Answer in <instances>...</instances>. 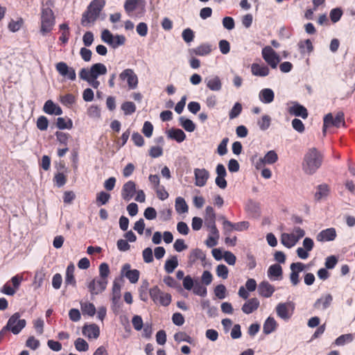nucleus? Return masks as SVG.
<instances>
[{
  "label": "nucleus",
  "mask_w": 355,
  "mask_h": 355,
  "mask_svg": "<svg viewBox=\"0 0 355 355\" xmlns=\"http://www.w3.org/2000/svg\"><path fill=\"white\" fill-rule=\"evenodd\" d=\"M74 345L78 352H87L89 349L88 343L81 338H78L75 340Z\"/></svg>",
  "instance_id": "obj_45"
},
{
  "label": "nucleus",
  "mask_w": 355,
  "mask_h": 355,
  "mask_svg": "<svg viewBox=\"0 0 355 355\" xmlns=\"http://www.w3.org/2000/svg\"><path fill=\"white\" fill-rule=\"evenodd\" d=\"M336 229L330 227L319 232L316 236V239L319 242L332 241L336 239Z\"/></svg>",
  "instance_id": "obj_16"
},
{
  "label": "nucleus",
  "mask_w": 355,
  "mask_h": 355,
  "mask_svg": "<svg viewBox=\"0 0 355 355\" xmlns=\"http://www.w3.org/2000/svg\"><path fill=\"white\" fill-rule=\"evenodd\" d=\"M251 72L254 76L265 77L269 74V68L266 65L253 63L251 66Z\"/></svg>",
  "instance_id": "obj_26"
},
{
  "label": "nucleus",
  "mask_w": 355,
  "mask_h": 355,
  "mask_svg": "<svg viewBox=\"0 0 355 355\" xmlns=\"http://www.w3.org/2000/svg\"><path fill=\"white\" fill-rule=\"evenodd\" d=\"M75 267L73 263H70L66 270L64 283L66 285H71L73 287L76 286V281L74 277Z\"/></svg>",
  "instance_id": "obj_27"
},
{
  "label": "nucleus",
  "mask_w": 355,
  "mask_h": 355,
  "mask_svg": "<svg viewBox=\"0 0 355 355\" xmlns=\"http://www.w3.org/2000/svg\"><path fill=\"white\" fill-rule=\"evenodd\" d=\"M16 317H10L7 322L6 327H4L0 331V342L3 339L5 336L7 334L8 331H11L14 334H18L26 326V320L19 322L17 327H14L12 324L15 323Z\"/></svg>",
  "instance_id": "obj_8"
},
{
  "label": "nucleus",
  "mask_w": 355,
  "mask_h": 355,
  "mask_svg": "<svg viewBox=\"0 0 355 355\" xmlns=\"http://www.w3.org/2000/svg\"><path fill=\"white\" fill-rule=\"evenodd\" d=\"M212 51V46L208 43H203L198 46L190 49L191 54H195L199 56H205L209 55Z\"/></svg>",
  "instance_id": "obj_21"
},
{
  "label": "nucleus",
  "mask_w": 355,
  "mask_h": 355,
  "mask_svg": "<svg viewBox=\"0 0 355 355\" xmlns=\"http://www.w3.org/2000/svg\"><path fill=\"white\" fill-rule=\"evenodd\" d=\"M54 6L53 0H46L41 6L40 33L42 35L51 33L55 24V17L52 8Z\"/></svg>",
  "instance_id": "obj_1"
},
{
  "label": "nucleus",
  "mask_w": 355,
  "mask_h": 355,
  "mask_svg": "<svg viewBox=\"0 0 355 355\" xmlns=\"http://www.w3.org/2000/svg\"><path fill=\"white\" fill-rule=\"evenodd\" d=\"M182 36L185 42L189 43L194 39V33L191 28H187L183 31Z\"/></svg>",
  "instance_id": "obj_59"
},
{
  "label": "nucleus",
  "mask_w": 355,
  "mask_h": 355,
  "mask_svg": "<svg viewBox=\"0 0 355 355\" xmlns=\"http://www.w3.org/2000/svg\"><path fill=\"white\" fill-rule=\"evenodd\" d=\"M329 193V187L327 184H322L317 187V191L315 193V199L320 201L322 198L327 197Z\"/></svg>",
  "instance_id": "obj_32"
},
{
  "label": "nucleus",
  "mask_w": 355,
  "mask_h": 355,
  "mask_svg": "<svg viewBox=\"0 0 355 355\" xmlns=\"http://www.w3.org/2000/svg\"><path fill=\"white\" fill-rule=\"evenodd\" d=\"M332 295L331 294H327L324 296H322L320 298L318 299L315 302L313 307L315 309H326L330 306V304L332 302Z\"/></svg>",
  "instance_id": "obj_19"
},
{
  "label": "nucleus",
  "mask_w": 355,
  "mask_h": 355,
  "mask_svg": "<svg viewBox=\"0 0 355 355\" xmlns=\"http://www.w3.org/2000/svg\"><path fill=\"white\" fill-rule=\"evenodd\" d=\"M60 101L64 105L69 107L75 103L76 97L72 94H67L61 96Z\"/></svg>",
  "instance_id": "obj_49"
},
{
  "label": "nucleus",
  "mask_w": 355,
  "mask_h": 355,
  "mask_svg": "<svg viewBox=\"0 0 355 355\" xmlns=\"http://www.w3.org/2000/svg\"><path fill=\"white\" fill-rule=\"evenodd\" d=\"M101 40L110 46L112 40H114V36L109 30L105 29L101 33Z\"/></svg>",
  "instance_id": "obj_56"
},
{
  "label": "nucleus",
  "mask_w": 355,
  "mask_h": 355,
  "mask_svg": "<svg viewBox=\"0 0 355 355\" xmlns=\"http://www.w3.org/2000/svg\"><path fill=\"white\" fill-rule=\"evenodd\" d=\"M149 295L155 304H159L167 306L171 302V295L168 293L162 292L157 286H155L149 290Z\"/></svg>",
  "instance_id": "obj_6"
},
{
  "label": "nucleus",
  "mask_w": 355,
  "mask_h": 355,
  "mask_svg": "<svg viewBox=\"0 0 355 355\" xmlns=\"http://www.w3.org/2000/svg\"><path fill=\"white\" fill-rule=\"evenodd\" d=\"M142 256L145 263H149L153 261V250L150 248H145L142 252Z\"/></svg>",
  "instance_id": "obj_57"
},
{
  "label": "nucleus",
  "mask_w": 355,
  "mask_h": 355,
  "mask_svg": "<svg viewBox=\"0 0 355 355\" xmlns=\"http://www.w3.org/2000/svg\"><path fill=\"white\" fill-rule=\"evenodd\" d=\"M132 324L134 329L137 331H140L144 327L143 320L140 315L133 316Z\"/></svg>",
  "instance_id": "obj_58"
},
{
  "label": "nucleus",
  "mask_w": 355,
  "mask_h": 355,
  "mask_svg": "<svg viewBox=\"0 0 355 355\" xmlns=\"http://www.w3.org/2000/svg\"><path fill=\"white\" fill-rule=\"evenodd\" d=\"M242 105L240 103H236L229 112V117L233 119L239 116L242 112Z\"/></svg>",
  "instance_id": "obj_47"
},
{
  "label": "nucleus",
  "mask_w": 355,
  "mask_h": 355,
  "mask_svg": "<svg viewBox=\"0 0 355 355\" xmlns=\"http://www.w3.org/2000/svg\"><path fill=\"white\" fill-rule=\"evenodd\" d=\"M345 115L343 112H338L335 118L331 113L326 114L323 119V132H326V129L330 126L339 128L341 125L345 126Z\"/></svg>",
  "instance_id": "obj_7"
},
{
  "label": "nucleus",
  "mask_w": 355,
  "mask_h": 355,
  "mask_svg": "<svg viewBox=\"0 0 355 355\" xmlns=\"http://www.w3.org/2000/svg\"><path fill=\"white\" fill-rule=\"evenodd\" d=\"M136 184L130 180L125 182L121 189V197L125 201H130L136 193Z\"/></svg>",
  "instance_id": "obj_14"
},
{
  "label": "nucleus",
  "mask_w": 355,
  "mask_h": 355,
  "mask_svg": "<svg viewBox=\"0 0 355 355\" xmlns=\"http://www.w3.org/2000/svg\"><path fill=\"white\" fill-rule=\"evenodd\" d=\"M261 54L263 60L268 65H270L272 69L277 68V64L280 61V58L271 46H265L262 49Z\"/></svg>",
  "instance_id": "obj_9"
},
{
  "label": "nucleus",
  "mask_w": 355,
  "mask_h": 355,
  "mask_svg": "<svg viewBox=\"0 0 355 355\" xmlns=\"http://www.w3.org/2000/svg\"><path fill=\"white\" fill-rule=\"evenodd\" d=\"M277 326L276 320L272 317H268L263 324V331L265 334H269L276 329Z\"/></svg>",
  "instance_id": "obj_33"
},
{
  "label": "nucleus",
  "mask_w": 355,
  "mask_h": 355,
  "mask_svg": "<svg viewBox=\"0 0 355 355\" xmlns=\"http://www.w3.org/2000/svg\"><path fill=\"white\" fill-rule=\"evenodd\" d=\"M271 119L268 115H263L258 121V125L261 130H267L270 125Z\"/></svg>",
  "instance_id": "obj_51"
},
{
  "label": "nucleus",
  "mask_w": 355,
  "mask_h": 355,
  "mask_svg": "<svg viewBox=\"0 0 355 355\" xmlns=\"http://www.w3.org/2000/svg\"><path fill=\"white\" fill-rule=\"evenodd\" d=\"M83 334L89 338H97L100 331L98 327L95 324L85 325L83 329Z\"/></svg>",
  "instance_id": "obj_24"
},
{
  "label": "nucleus",
  "mask_w": 355,
  "mask_h": 355,
  "mask_svg": "<svg viewBox=\"0 0 355 355\" xmlns=\"http://www.w3.org/2000/svg\"><path fill=\"white\" fill-rule=\"evenodd\" d=\"M353 340V336L352 334H344L341 335L339 337H338L336 340L335 343L337 345H343L346 343H350Z\"/></svg>",
  "instance_id": "obj_52"
},
{
  "label": "nucleus",
  "mask_w": 355,
  "mask_h": 355,
  "mask_svg": "<svg viewBox=\"0 0 355 355\" xmlns=\"http://www.w3.org/2000/svg\"><path fill=\"white\" fill-rule=\"evenodd\" d=\"M323 156L315 148H310L305 154L302 169L308 175H313L322 165Z\"/></svg>",
  "instance_id": "obj_2"
},
{
  "label": "nucleus",
  "mask_w": 355,
  "mask_h": 355,
  "mask_svg": "<svg viewBox=\"0 0 355 355\" xmlns=\"http://www.w3.org/2000/svg\"><path fill=\"white\" fill-rule=\"evenodd\" d=\"M195 184L198 187H203L206 184L209 177V173L205 168H195Z\"/></svg>",
  "instance_id": "obj_15"
},
{
  "label": "nucleus",
  "mask_w": 355,
  "mask_h": 355,
  "mask_svg": "<svg viewBox=\"0 0 355 355\" xmlns=\"http://www.w3.org/2000/svg\"><path fill=\"white\" fill-rule=\"evenodd\" d=\"M107 73V68L102 63H96L93 64L90 69L83 68L79 72V76L84 80H89V78H97L101 75H105Z\"/></svg>",
  "instance_id": "obj_5"
},
{
  "label": "nucleus",
  "mask_w": 355,
  "mask_h": 355,
  "mask_svg": "<svg viewBox=\"0 0 355 355\" xmlns=\"http://www.w3.org/2000/svg\"><path fill=\"white\" fill-rule=\"evenodd\" d=\"M53 182L58 187H62L67 182V176L63 173H57L53 177Z\"/></svg>",
  "instance_id": "obj_44"
},
{
  "label": "nucleus",
  "mask_w": 355,
  "mask_h": 355,
  "mask_svg": "<svg viewBox=\"0 0 355 355\" xmlns=\"http://www.w3.org/2000/svg\"><path fill=\"white\" fill-rule=\"evenodd\" d=\"M169 137L180 143L186 139V135L181 129H171L168 132Z\"/></svg>",
  "instance_id": "obj_34"
},
{
  "label": "nucleus",
  "mask_w": 355,
  "mask_h": 355,
  "mask_svg": "<svg viewBox=\"0 0 355 355\" xmlns=\"http://www.w3.org/2000/svg\"><path fill=\"white\" fill-rule=\"evenodd\" d=\"M178 266V258L176 256H173L170 259L166 261L164 264V270L167 273L170 274L175 270Z\"/></svg>",
  "instance_id": "obj_35"
},
{
  "label": "nucleus",
  "mask_w": 355,
  "mask_h": 355,
  "mask_svg": "<svg viewBox=\"0 0 355 355\" xmlns=\"http://www.w3.org/2000/svg\"><path fill=\"white\" fill-rule=\"evenodd\" d=\"M282 268L280 265L275 263L271 265L268 270V276L270 279H281L282 277Z\"/></svg>",
  "instance_id": "obj_25"
},
{
  "label": "nucleus",
  "mask_w": 355,
  "mask_h": 355,
  "mask_svg": "<svg viewBox=\"0 0 355 355\" xmlns=\"http://www.w3.org/2000/svg\"><path fill=\"white\" fill-rule=\"evenodd\" d=\"M175 210L178 214H184L188 211L189 207L184 199L182 197H178L175 199Z\"/></svg>",
  "instance_id": "obj_36"
},
{
  "label": "nucleus",
  "mask_w": 355,
  "mask_h": 355,
  "mask_svg": "<svg viewBox=\"0 0 355 355\" xmlns=\"http://www.w3.org/2000/svg\"><path fill=\"white\" fill-rule=\"evenodd\" d=\"M291 272L290 280L293 286H297L300 283V273L305 269V265L301 262L293 263L290 266Z\"/></svg>",
  "instance_id": "obj_13"
},
{
  "label": "nucleus",
  "mask_w": 355,
  "mask_h": 355,
  "mask_svg": "<svg viewBox=\"0 0 355 355\" xmlns=\"http://www.w3.org/2000/svg\"><path fill=\"white\" fill-rule=\"evenodd\" d=\"M55 136H56L57 141L59 142V144L60 145H62L64 146H67L68 140L71 137V136L69 133L57 131L55 132Z\"/></svg>",
  "instance_id": "obj_42"
},
{
  "label": "nucleus",
  "mask_w": 355,
  "mask_h": 355,
  "mask_svg": "<svg viewBox=\"0 0 355 355\" xmlns=\"http://www.w3.org/2000/svg\"><path fill=\"white\" fill-rule=\"evenodd\" d=\"M49 121L44 116H40L37 120V128L42 131L46 130L48 128Z\"/></svg>",
  "instance_id": "obj_53"
},
{
  "label": "nucleus",
  "mask_w": 355,
  "mask_h": 355,
  "mask_svg": "<svg viewBox=\"0 0 355 355\" xmlns=\"http://www.w3.org/2000/svg\"><path fill=\"white\" fill-rule=\"evenodd\" d=\"M343 15V11L340 8H334L330 12V19L332 22L336 23L340 20Z\"/></svg>",
  "instance_id": "obj_55"
},
{
  "label": "nucleus",
  "mask_w": 355,
  "mask_h": 355,
  "mask_svg": "<svg viewBox=\"0 0 355 355\" xmlns=\"http://www.w3.org/2000/svg\"><path fill=\"white\" fill-rule=\"evenodd\" d=\"M81 310L83 315L94 316L96 313L95 306L90 302H84L80 304Z\"/></svg>",
  "instance_id": "obj_38"
},
{
  "label": "nucleus",
  "mask_w": 355,
  "mask_h": 355,
  "mask_svg": "<svg viewBox=\"0 0 355 355\" xmlns=\"http://www.w3.org/2000/svg\"><path fill=\"white\" fill-rule=\"evenodd\" d=\"M125 42V37L123 35H116L114 36V40H112L110 46L116 49L119 46L123 45Z\"/></svg>",
  "instance_id": "obj_61"
},
{
  "label": "nucleus",
  "mask_w": 355,
  "mask_h": 355,
  "mask_svg": "<svg viewBox=\"0 0 355 355\" xmlns=\"http://www.w3.org/2000/svg\"><path fill=\"white\" fill-rule=\"evenodd\" d=\"M121 109L124 114L130 115L136 111V105L133 102L126 101L121 105Z\"/></svg>",
  "instance_id": "obj_43"
},
{
  "label": "nucleus",
  "mask_w": 355,
  "mask_h": 355,
  "mask_svg": "<svg viewBox=\"0 0 355 355\" xmlns=\"http://www.w3.org/2000/svg\"><path fill=\"white\" fill-rule=\"evenodd\" d=\"M105 5V0H93L82 15L81 24L83 26H88L94 24L99 17Z\"/></svg>",
  "instance_id": "obj_3"
},
{
  "label": "nucleus",
  "mask_w": 355,
  "mask_h": 355,
  "mask_svg": "<svg viewBox=\"0 0 355 355\" xmlns=\"http://www.w3.org/2000/svg\"><path fill=\"white\" fill-rule=\"evenodd\" d=\"M205 259V253L199 248L193 250L189 255V263L190 266L193 265L197 260H200L202 262H204Z\"/></svg>",
  "instance_id": "obj_22"
},
{
  "label": "nucleus",
  "mask_w": 355,
  "mask_h": 355,
  "mask_svg": "<svg viewBox=\"0 0 355 355\" xmlns=\"http://www.w3.org/2000/svg\"><path fill=\"white\" fill-rule=\"evenodd\" d=\"M207 87L211 91L218 92L222 88V82L218 76H214L211 78H206Z\"/></svg>",
  "instance_id": "obj_30"
},
{
  "label": "nucleus",
  "mask_w": 355,
  "mask_h": 355,
  "mask_svg": "<svg viewBox=\"0 0 355 355\" xmlns=\"http://www.w3.org/2000/svg\"><path fill=\"white\" fill-rule=\"evenodd\" d=\"M275 291V287L266 281L261 282L258 286V293L260 296L263 297H271Z\"/></svg>",
  "instance_id": "obj_17"
},
{
  "label": "nucleus",
  "mask_w": 355,
  "mask_h": 355,
  "mask_svg": "<svg viewBox=\"0 0 355 355\" xmlns=\"http://www.w3.org/2000/svg\"><path fill=\"white\" fill-rule=\"evenodd\" d=\"M216 272L218 277L226 279L228 277L229 270L225 265L219 264L216 267Z\"/></svg>",
  "instance_id": "obj_46"
},
{
  "label": "nucleus",
  "mask_w": 355,
  "mask_h": 355,
  "mask_svg": "<svg viewBox=\"0 0 355 355\" xmlns=\"http://www.w3.org/2000/svg\"><path fill=\"white\" fill-rule=\"evenodd\" d=\"M138 8H144V1L143 0H126L124 3V9L128 14L132 12Z\"/></svg>",
  "instance_id": "obj_23"
},
{
  "label": "nucleus",
  "mask_w": 355,
  "mask_h": 355,
  "mask_svg": "<svg viewBox=\"0 0 355 355\" xmlns=\"http://www.w3.org/2000/svg\"><path fill=\"white\" fill-rule=\"evenodd\" d=\"M121 275L125 277L131 284H136L140 276V272L137 269H131L130 263L123 265L121 270Z\"/></svg>",
  "instance_id": "obj_12"
},
{
  "label": "nucleus",
  "mask_w": 355,
  "mask_h": 355,
  "mask_svg": "<svg viewBox=\"0 0 355 355\" xmlns=\"http://www.w3.org/2000/svg\"><path fill=\"white\" fill-rule=\"evenodd\" d=\"M289 112L297 116H300L305 119L308 117V111L305 107L298 103L295 104L289 109Z\"/></svg>",
  "instance_id": "obj_28"
},
{
  "label": "nucleus",
  "mask_w": 355,
  "mask_h": 355,
  "mask_svg": "<svg viewBox=\"0 0 355 355\" xmlns=\"http://www.w3.org/2000/svg\"><path fill=\"white\" fill-rule=\"evenodd\" d=\"M228 141H229V139L227 137H225L222 139V141L218 146L217 153L220 155L223 156L227 153V145L228 144Z\"/></svg>",
  "instance_id": "obj_54"
},
{
  "label": "nucleus",
  "mask_w": 355,
  "mask_h": 355,
  "mask_svg": "<svg viewBox=\"0 0 355 355\" xmlns=\"http://www.w3.org/2000/svg\"><path fill=\"white\" fill-rule=\"evenodd\" d=\"M259 97L262 103L268 104L273 101L275 94L271 89L266 88L261 90Z\"/></svg>",
  "instance_id": "obj_29"
},
{
  "label": "nucleus",
  "mask_w": 355,
  "mask_h": 355,
  "mask_svg": "<svg viewBox=\"0 0 355 355\" xmlns=\"http://www.w3.org/2000/svg\"><path fill=\"white\" fill-rule=\"evenodd\" d=\"M111 198V195L109 193L105 191L98 192L96 194V203L98 207L106 205Z\"/></svg>",
  "instance_id": "obj_37"
},
{
  "label": "nucleus",
  "mask_w": 355,
  "mask_h": 355,
  "mask_svg": "<svg viewBox=\"0 0 355 355\" xmlns=\"http://www.w3.org/2000/svg\"><path fill=\"white\" fill-rule=\"evenodd\" d=\"M278 159L277 154L274 150L268 151L266 155L263 157V160L266 164H272L275 163Z\"/></svg>",
  "instance_id": "obj_48"
},
{
  "label": "nucleus",
  "mask_w": 355,
  "mask_h": 355,
  "mask_svg": "<svg viewBox=\"0 0 355 355\" xmlns=\"http://www.w3.org/2000/svg\"><path fill=\"white\" fill-rule=\"evenodd\" d=\"M110 270L108 264L107 263H101L99 266V274L101 276V279L97 280L98 287H95V279L92 280L88 285V288L91 294L98 295V293H102L106 288L107 284V277L110 275Z\"/></svg>",
  "instance_id": "obj_4"
},
{
  "label": "nucleus",
  "mask_w": 355,
  "mask_h": 355,
  "mask_svg": "<svg viewBox=\"0 0 355 355\" xmlns=\"http://www.w3.org/2000/svg\"><path fill=\"white\" fill-rule=\"evenodd\" d=\"M281 242L285 247L291 248L297 243V241L294 234L284 233L282 234Z\"/></svg>",
  "instance_id": "obj_31"
},
{
  "label": "nucleus",
  "mask_w": 355,
  "mask_h": 355,
  "mask_svg": "<svg viewBox=\"0 0 355 355\" xmlns=\"http://www.w3.org/2000/svg\"><path fill=\"white\" fill-rule=\"evenodd\" d=\"M259 300L257 297H252L243 304L241 310L245 314H250L259 308Z\"/></svg>",
  "instance_id": "obj_18"
},
{
  "label": "nucleus",
  "mask_w": 355,
  "mask_h": 355,
  "mask_svg": "<svg viewBox=\"0 0 355 355\" xmlns=\"http://www.w3.org/2000/svg\"><path fill=\"white\" fill-rule=\"evenodd\" d=\"M226 288L223 284H219L216 286L214 288V294L215 295L222 300L225 297Z\"/></svg>",
  "instance_id": "obj_60"
},
{
  "label": "nucleus",
  "mask_w": 355,
  "mask_h": 355,
  "mask_svg": "<svg viewBox=\"0 0 355 355\" xmlns=\"http://www.w3.org/2000/svg\"><path fill=\"white\" fill-rule=\"evenodd\" d=\"M153 132V125L150 121H146L144 123L142 132L146 137H150Z\"/></svg>",
  "instance_id": "obj_62"
},
{
  "label": "nucleus",
  "mask_w": 355,
  "mask_h": 355,
  "mask_svg": "<svg viewBox=\"0 0 355 355\" xmlns=\"http://www.w3.org/2000/svg\"><path fill=\"white\" fill-rule=\"evenodd\" d=\"M338 263V259L336 256L331 255L327 257L325 260V267L327 269H333Z\"/></svg>",
  "instance_id": "obj_63"
},
{
  "label": "nucleus",
  "mask_w": 355,
  "mask_h": 355,
  "mask_svg": "<svg viewBox=\"0 0 355 355\" xmlns=\"http://www.w3.org/2000/svg\"><path fill=\"white\" fill-rule=\"evenodd\" d=\"M121 80H126L129 89H134L138 85V78L135 71L132 69H124L119 74Z\"/></svg>",
  "instance_id": "obj_10"
},
{
  "label": "nucleus",
  "mask_w": 355,
  "mask_h": 355,
  "mask_svg": "<svg viewBox=\"0 0 355 355\" xmlns=\"http://www.w3.org/2000/svg\"><path fill=\"white\" fill-rule=\"evenodd\" d=\"M205 225L216 223V213L211 206H207L205 209Z\"/></svg>",
  "instance_id": "obj_39"
},
{
  "label": "nucleus",
  "mask_w": 355,
  "mask_h": 355,
  "mask_svg": "<svg viewBox=\"0 0 355 355\" xmlns=\"http://www.w3.org/2000/svg\"><path fill=\"white\" fill-rule=\"evenodd\" d=\"M298 46L300 49L301 53H304V49H306L308 53H311L313 50V46L312 42L310 40L307 39L306 40L301 41L298 43Z\"/></svg>",
  "instance_id": "obj_50"
},
{
  "label": "nucleus",
  "mask_w": 355,
  "mask_h": 355,
  "mask_svg": "<svg viewBox=\"0 0 355 355\" xmlns=\"http://www.w3.org/2000/svg\"><path fill=\"white\" fill-rule=\"evenodd\" d=\"M56 126L60 130L71 129L73 127L72 121L69 119L66 120L64 118L58 117L56 121Z\"/></svg>",
  "instance_id": "obj_40"
},
{
  "label": "nucleus",
  "mask_w": 355,
  "mask_h": 355,
  "mask_svg": "<svg viewBox=\"0 0 355 355\" xmlns=\"http://www.w3.org/2000/svg\"><path fill=\"white\" fill-rule=\"evenodd\" d=\"M55 69L58 73L70 80H75L76 78V71L73 68L69 67L66 62H60L55 64Z\"/></svg>",
  "instance_id": "obj_11"
},
{
  "label": "nucleus",
  "mask_w": 355,
  "mask_h": 355,
  "mask_svg": "<svg viewBox=\"0 0 355 355\" xmlns=\"http://www.w3.org/2000/svg\"><path fill=\"white\" fill-rule=\"evenodd\" d=\"M180 125L187 132H193L196 129L195 123L189 119H185L183 116L180 118Z\"/></svg>",
  "instance_id": "obj_41"
},
{
  "label": "nucleus",
  "mask_w": 355,
  "mask_h": 355,
  "mask_svg": "<svg viewBox=\"0 0 355 355\" xmlns=\"http://www.w3.org/2000/svg\"><path fill=\"white\" fill-rule=\"evenodd\" d=\"M290 304L288 303H279L276 307L277 315L284 320H288L293 313L289 310Z\"/></svg>",
  "instance_id": "obj_20"
},
{
  "label": "nucleus",
  "mask_w": 355,
  "mask_h": 355,
  "mask_svg": "<svg viewBox=\"0 0 355 355\" xmlns=\"http://www.w3.org/2000/svg\"><path fill=\"white\" fill-rule=\"evenodd\" d=\"M55 106L56 105L51 100H48L44 105L43 110L48 114H53Z\"/></svg>",
  "instance_id": "obj_64"
}]
</instances>
